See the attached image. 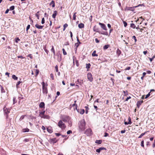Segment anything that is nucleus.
Listing matches in <instances>:
<instances>
[{
  "label": "nucleus",
  "mask_w": 155,
  "mask_h": 155,
  "mask_svg": "<svg viewBox=\"0 0 155 155\" xmlns=\"http://www.w3.org/2000/svg\"><path fill=\"white\" fill-rule=\"evenodd\" d=\"M84 134L88 136H91L92 135V132L91 129L90 128L87 129L85 131Z\"/></svg>",
  "instance_id": "7"
},
{
  "label": "nucleus",
  "mask_w": 155,
  "mask_h": 155,
  "mask_svg": "<svg viewBox=\"0 0 155 155\" xmlns=\"http://www.w3.org/2000/svg\"><path fill=\"white\" fill-rule=\"evenodd\" d=\"M3 110L5 114H6L7 118L8 117V114L10 113V110L7 108L6 107H5L3 108Z\"/></svg>",
  "instance_id": "9"
},
{
  "label": "nucleus",
  "mask_w": 155,
  "mask_h": 155,
  "mask_svg": "<svg viewBox=\"0 0 155 155\" xmlns=\"http://www.w3.org/2000/svg\"><path fill=\"white\" fill-rule=\"evenodd\" d=\"M58 127L62 130H64L66 127V126L65 124L63 123L62 120H60L58 124Z\"/></svg>",
  "instance_id": "4"
},
{
  "label": "nucleus",
  "mask_w": 155,
  "mask_h": 155,
  "mask_svg": "<svg viewBox=\"0 0 155 155\" xmlns=\"http://www.w3.org/2000/svg\"><path fill=\"white\" fill-rule=\"evenodd\" d=\"M51 51L53 52L54 55H55V51L54 49V48L53 46H52V48L51 49Z\"/></svg>",
  "instance_id": "36"
},
{
  "label": "nucleus",
  "mask_w": 155,
  "mask_h": 155,
  "mask_svg": "<svg viewBox=\"0 0 155 155\" xmlns=\"http://www.w3.org/2000/svg\"><path fill=\"white\" fill-rule=\"evenodd\" d=\"M105 149V148L104 147H100L98 149H97L96 150V151L97 153H99L100 152L101 150H104Z\"/></svg>",
  "instance_id": "18"
},
{
  "label": "nucleus",
  "mask_w": 155,
  "mask_h": 155,
  "mask_svg": "<svg viewBox=\"0 0 155 155\" xmlns=\"http://www.w3.org/2000/svg\"><path fill=\"white\" fill-rule=\"evenodd\" d=\"M45 111H43L41 112H40V113L39 116H40L41 118H43L44 119H48L49 116L46 115H45Z\"/></svg>",
  "instance_id": "5"
},
{
  "label": "nucleus",
  "mask_w": 155,
  "mask_h": 155,
  "mask_svg": "<svg viewBox=\"0 0 155 155\" xmlns=\"http://www.w3.org/2000/svg\"><path fill=\"white\" fill-rule=\"evenodd\" d=\"M78 26L80 28H83L84 27V25L83 23H81L78 25Z\"/></svg>",
  "instance_id": "24"
},
{
  "label": "nucleus",
  "mask_w": 155,
  "mask_h": 155,
  "mask_svg": "<svg viewBox=\"0 0 155 155\" xmlns=\"http://www.w3.org/2000/svg\"><path fill=\"white\" fill-rule=\"evenodd\" d=\"M110 45H104L103 47V49L105 50L107 49L109 47Z\"/></svg>",
  "instance_id": "30"
},
{
  "label": "nucleus",
  "mask_w": 155,
  "mask_h": 155,
  "mask_svg": "<svg viewBox=\"0 0 155 155\" xmlns=\"http://www.w3.org/2000/svg\"><path fill=\"white\" fill-rule=\"evenodd\" d=\"M143 4H140L138 5L135 6V7H127L125 8V10L127 11H134V8H136L137 7H139L140 6H142L143 5Z\"/></svg>",
  "instance_id": "6"
},
{
  "label": "nucleus",
  "mask_w": 155,
  "mask_h": 155,
  "mask_svg": "<svg viewBox=\"0 0 155 155\" xmlns=\"http://www.w3.org/2000/svg\"><path fill=\"white\" fill-rule=\"evenodd\" d=\"M99 25H100L101 28L105 31H107V29L105 24L101 22L99 23Z\"/></svg>",
  "instance_id": "11"
},
{
  "label": "nucleus",
  "mask_w": 155,
  "mask_h": 155,
  "mask_svg": "<svg viewBox=\"0 0 155 155\" xmlns=\"http://www.w3.org/2000/svg\"><path fill=\"white\" fill-rule=\"evenodd\" d=\"M29 138H26L25 139H24V142H28L29 141Z\"/></svg>",
  "instance_id": "54"
},
{
  "label": "nucleus",
  "mask_w": 155,
  "mask_h": 155,
  "mask_svg": "<svg viewBox=\"0 0 155 155\" xmlns=\"http://www.w3.org/2000/svg\"><path fill=\"white\" fill-rule=\"evenodd\" d=\"M96 51H95V50H94L93 51V53L92 54V56L93 57H95V56L97 57V56H98V54L96 53Z\"/></svg>",
  "instance_id": "22"
},
{
  "label": "nucleus",
  "mask_w": 155,
  "mask_h": 155,
  "mask_svg": "<svg viewBox=\"0 0 155 155\" xmlns=\"http://www.w3.org/2000/svg\"><path fill=\"white\" fill-rule=\"evenodd\" d=\"M55 69L56 71L57 72H58V66L57 65H56L55 66Z\"/></svg>",
  "instance_id": "59"
},
{
  "label": "nucleus",
  "mask_w": 155,
  "mask_h": 155,
  "mask_svg": "<svg viewBox=\"0 0 155 155\" xmlns=\"http://www.w3.org/2000/svg\"><path fill=\"white\" fill-rule=\"evenodd\" d=\"M15 9V6H12L10 7V10H13Z\"/></svg>",
  "instance_id": "47"
},
{
  "label": "nucleus",
  "mask_w": 155,
  "mask_h": 155,
  "mask_svg": "<svg viewBox=\"0 0 155 155\" xmlns=\"http://www.w3.org/2000/svg\"><path fill=\"white\" fill-rule=\"evenodd\" d=\"M91 65L90 63L86 64V68L87 69V71L90 68Z\"/></svg>",
  "instance_id": "26"
},
{
  "label": "nucleus",
  "mask_w": 155,
  "mask_h": 155,
  "mask_svg": "<svg viewBox=\"0 0 155 155\" xmlns=\"http://www.w3.org/2000/svg\"><path fill=\"white\" fill-rule=\"evenodd\" d=\"M25 116V115H23L22 116H21L19 119V120L20 121L22 120L24 118Z\"/></svg>",
  "instance_id": "42"
},
{
  "label": "nucleus",
  "mask_w": 155,
  "mask_h": 155,
  "mask_svg": "<svg viewBox=\"0 0 155 155\" xmlns=\"http://www.w3.org/2000/svg\"><path fill=\"white\" fill-rule=\"evenodd\" d=\"M30 25H28V26H27V28H26V31H27V32L28 31V30L30 28Z\"/></svg>",
  "instance_id": "50"
},
{
  "label": "nucleus",
  "mask_w": 155,
  "mask_h": 155,
  "mask_svg": "<svg viewBox=\"0 0 155 155\" xmlns=\"http://www.w3.org/2000/svg\"><path fill=\"white\" fill-rule=\"evenodd\" d=\"M1 93H3L5 92V91L2 86H1Z\"/></svg>",
  "instance_id": "37"
},
{
  "label": "nucleus",
  "mask_w": 155,
  "mask_h": 155,
  "mask_svg": "<svg viewBox=\"0 0 155 155\" xmlns=\"http://www.w3.org/2000/svg\"><path fill=\"white\" fill-rule=\"evenodd\" d=\"M57 140L55 138H53L51 139V141L52 143H55L57 142Z\"/></svg>",
  "instance_id": "28"
},
{
  "label": "nucleus",
  "mask_w": 155,
  "mask_h": 155,
  "mask_svg": "<svg viewBox=\"0 0 155 155\" xmlns=\"http://www.w3.org/2000/svg\"><path fill=\"white\" fill-rule=\"evenodd\" d=\"M45 104L44 102H41L39 105V107L40 108L45 107Z\"/></svg>",
  "instance_id": "19"
},
{
  "label": "nucleus",
  "mask_w": 155,
  "mask_h": 155,
  "mask_svg": "<svg viewBox=\"0 0 155 155\" xmlns=\"http://www.w3.org/2000/svg\"><path fill=\"white\" fill-rule=\"evenodd\" d=\"M45 23V20L44 18H42L41 20L42 24H44Z\"/></svg>",
  "instance_id": "51"
},
{
  "label": "nucleus",
  "mask_w": 155,
  "mask_h": 155,
  "mask_svg": "<svg viewBox=\"0 0 155 155\" xmlns=\"http://www.w3.org/2000/svg\"><path fill=\"white\" fill-rule=\"evenodd\" d=\"M58 61L59 62L61 61V54H58Z\"/></svg>",
  "instance_id": "20"
},
{
  "label": "nucleus",
  "mask_w": 155,
  "mask_h": 155,
  "mask_svg": "<svg viewBox=\"0 0 155 155\" xmlns=\"http://www.w3.org/2000/svg\"><path fill=\"white\" fill-rule=\"evenodd\" d=\"M50 77L51 78L52 80L54 79V75L52 74H50Z\"/></svg>",
  "instance_id": "57"
},
{
  "label": "nucleus",
  "mask_w": 155,
  "mask_h": 155,
  "mask_svg": "<svg viewBox=\"0 0 155 155\" xmlns=\"http://www.w3.org/2000/svg\"><path fill=\"white\" fill-rule=\"evenodd\" d=\"M148 131H146L144 133H142L140 136L138 137V138H141L146 133H147V132H148Z\"/></svg>",
  "instance_id": "23"
},
{
  "label": "nucleus",
  "mask_w": 155,
  "mask_h": 155,
  "mask_svg": "<svg viewBox=\"0 0 155 155\" xmlns=\"http://www.w3.org/2000/svg\"><path fill=\"white\" fill-rule=\"evenodd\" d=\"M35 27L38 29H42L43 27V26L40 25L38 24H36L35 25Z\"/></svg>",
  "instance_id": "17"
},
{
  "label": "nucleus",
  "mask_w": 155,
  "mask_h": 155,
  "mask_svg": "<svg viewBox=\"0 0 155 155\" xmlns=\"http://www.w3.org/2000/svg\"><path fill=\"white\" fill-rule=\"evenodd\" d=\"M35 70L36 71V72H35V73H36L35 76H37L38 75V74H39V70L38 69H36V70Z\"/></svg>",
  "instance_id": "43"
},
{
  "label": "nucleus",
  "mask_w": 155,
  "mask_h": 155,
  "mask_svg": "<svg viewBox=\"0 0 155 155\" xmlns=\"http://www.w3.org/2000/svg\"><path fill=\"white\" fill-rule=\"evenodd\" d=\"M47 130L50 133H51L52 132V130H51L49 129L48 128L47 129Z\"/></svg>",
  "instance_id": "63"
},
{
  "label": "nucleus",
  "mask_w": 155,
  "mask_h": 155,
  "mask_svg": "<svg viewBox=\"0 0 155 155\" xmlns=\"http://www.w3.org/2000/svg\"><path fill=\"white\" fill-rule=\"evenodd\" d=\"M121 53V51L119 50L118 48L117 49V54L118 56H119L120 55Z\"/></svg>",
  "instance_id": "25"
},
{
  "label": "nucleus",
  "mask_w": 155,
  "mask_h": 155,
  "mask_svg": "<svg viewBox=\"0 0 155 155\" xmlns=\"http://www.w3.org/2000/svg\"><path fill=\"white\" fill-rule=\"evenodd\" d=\"M143 101H139L137 102V105L138 108H139L140 106L143 103Z\"/></svg>",
  "instance_id": "16"
},
{
  "label": "nucleus",
  "mask_w": 155,
  "mask_h": 155,
  "mask_svg": "<svg viewBox=\"0 0 155 155\" xmlns=\"http://www.w3.org/2000/svg\"><path fill=\"white\" fill-rule=\"evenodd\" d=\"M85 108L86 113L87 114V113L88 112V110L89 109V108L88 107H87V106H85Z\"/></svg>",
  "instance_id": "38"
},
{
  "label": "nucleus",
  "mask_w": 155,
  "mask_h": 155,
  "mask_svg": "<svg viewBox=\"0 0 155 155\" xmlns=\"http://www.w3.org/2000/svg\"><path fill=\"white\" fill-rule=\"evenodd\" d=\"M43 49L47 54H48V51L46 49V45H45L44 46Z\"/></svg>",
  "instance_id": "31"
},
{
  "label": "nucleus",
  "mask_w": 155,
  "mask_h": 155,
  "mask_svg": "<svg viewBox=\"0 0 155 155\" xmlns=\"http://www.w3.org/2000/svg\"><path fill=\"white\" fill-rule=\"evenodd\" d=\"M21 82L20 81H18L16 85V87L17 88H18L19 87L18 85H19V84Z\"/></svg>",
  "instance_id": "41"
},
{
  "label": "nucleus",
  "mask_w": 155,
  "mask_h": 155,
  "mask_svg": "<svg viewBox=\"0 0 155 155\" xmlns=\"http://www.w3.org/2000/svg\"><path fill=\"white\" fill-rule=\"evenodd\" d=\"M144 141L142 140L141 142V145L142 147H144Z\"/></svg>",
  "instance_id": "48"
},
{
  "label": "nucleus",
  "mask_w": 155,
  "mask_h": 155,
  "mask_svg": "<svg viewBox=\"0 0 155 155\" xmlns=\"http://www.w3.org/2000/svg\"><path fill=\"white\" fill-rule=\"evenodd\" d=\"M93 30L94 31H95L99 33V34H101L104 35L106 36L108 35V33L107 31H102L101 32L100 30V28L97 26V25H95L93 28Z\"/></svg>",
  "instance_id": "2"
},
{
  "label": "nucleus",
  "mask_w": 155,
  "mask_h": 155,
  "mask_svg": "<svg viewBox=\"0 0 155 155\" xmlns=\"http://www.w3.org/2000/svg\"><path fill=\"white\" fill-rule=\"evenodd\" d=\"M68 26V25L67 23L63 25V27L65 28Z\"/></svg>",
  "instance_id": "60"
},
{
  "label": "nucleus",
  "mask_w": 155,
  "mask_h": 155,
  "mask_svg": "<svg viewBox=\"0 0 155 155\" xmlns=\"http://www.w3.org/2000/svg\"><path fill=\"white\" fill-rule=\"evenodd\" d=\"M50 5H52V6L53 7H54L55 5L54 1H52L50 4Z\"/></svg>",
  "instance_id": "29"
},
{
  "label": "nucleus",
  "mask_w": 155,
  "mask_h": 155,
  "mask_svg": "<svg viewBox=\"0 0 155 155\" xmlns=\"http://www.w3.org/2000/svg\"><path fill=\"white\" fill-rule=\"evenodd\" d=\"M85 122L84 119L81 120L78 124L79 130L80 131L84 130L85 129Z\"/></svg>",
  "instance_id": "1"
},
{
  "label": "nucleus",
  "mask_w": 155,
  "mask_h": 155,
  "mask_svg": "<svg viewBox=\"0 0 155 155\" xmlns=\"http://www.w3.org/2000/svg\"><path fill=\"white\" fill-rule=\"evenodd\" d=\"M77 14L76 12H74L73 15V19L74 20H76V14Z\"/></svg>",
  "instance_id": "34"
},
{
  "label": "nucleus",
  "mask_w": 155,
  "mask_h": 155,
  "mask_svg": "<svg viewBox=\"0 0 155 155\" xmlns=\"http://www.w3.org/2000/svg\"><path fill=\"white\" fill-rule=\"evenodd\" d=\"M77 110L78 113L81 114H83L85 112V110L83 109L79 110L77 109Z\"/></svg>",
  "instance_id": "15"
},
{
  "label": "nucleus",
  "mask_w": 155,
  "mask_h": 155,
  "mask_svg": "<svg viewBox=\"0 0 155 155\" xmlns=\"http://www.w3.org/2000/svg\"><path fill=\"white\" fill-rule=\"evenodd\" d=\"M67 134H70L72 133V131L71 130H69L67 132Z\"/></svg>",
  "instance_id": "56"
},
{
  "label": "nucleus",
  "mask_w": 155,
  "mask_h": 155,
  "mask_svg": "<svg viewBox=\"0 0 155 155\" xmlns=\"http://www.w3.org/2000/svg\"><path fill=\"white\" fill-rule=\"evenodd\" d=\"M155 91V90L154 89H151L150 90V91L148 93V94H147V95H148V96H150V93H151V92H152V91Z\"/></svg>",
  "instance_id": "45"
},
{
  "label": "nucleus",
  "mask_w": 155,
  "mask_h": 155,
  "mask_svg": "<svg viewBox=\"0 0 155 155\" xmlns=\"http://www.w3.org/2000/svg\"><path fill=\"white\" fill-rule=\"evenodd\" d=\"M102 142V140H97L95 141V143L98 144H101Z\"/></svg>",
  "instance_id": "32"
},
{
  "label": "nucleus",
  "mask_w": 155,
  "mask_h": 155,
  "mask_svg": "<svg viewBox=\"0 0 155 155\" xmlns=\"http://www.w3.org/2000/svg\"><path fill=\"white\" fill-rule=\"evenodd\" d=\"M9 74H10V73L8 72H6L5 73V75H7L8 77H9Z\"/></svg>",
  "instance_id": "64"
},
{
  "label": "nucleus",
  "mask_w": 155,
  "mask_h": 155,
  "mask_svg": "<svg viewBox=\"0 0 155 155\" xmlns=\"http://www.w3.org/2000/svg\"><path fill=\"white\" fill-rule=\"evenodd\" d=\"M123 92L125 94V95H124V96H126L127 95L128 91H124Z\"/></svg>",
  "instance_id": "55"
},
{
  "label": "nucleus",
  "mask_w": 155,
  "mask_h": 155,
  "mask_svg": "<svg viewBox=\"0 0 155 155\" xmlns=\"http://www.w3.org/2000/svg\"><path fill=\"white\" fill-rule=\"evenodd\" d=\"M73 63L74 64L75 63L76 66L77 67H78L79 65V64L78 60L76 58L75 56H73Z\"/></svg>",
  "instance_id": "12"
},
{
  "label": "nucleus",
  "mask_w": 155,
  "mask_h": 155,
  "mask_svg": "<svg viewBox=\"0 0 155 155\" xmlns=\"http://www.w3.org/2000/svg\"><path fill=\"white\" fill-rule=\"evenodd\" d=\"M123 23L124 24V26L126 27H127V23L125 21H123Z\"/></svg>",
  "instance_id": "52"
},
{
  "label": "nucleus",
  "mask_w": 155,
  "mask_h": 155,
  "mask_svg": "<svg viewBox=\"0 0 155 155\" xmlns=\"http://www.w3.org/2000/svg\"><path fill=\"white\" fill-rule=\"evenodd\" d=\"M42 86V91L43 93L44 94H47L48 93V89L47 86L48 84H45L44 81H43L41 83Z\"/></svg>",
  "instance_id": "3"
},
{
  "label": "nucleus",
  "mask_w": 155,
  "mask_h": 155,
  "mask_svg": "<svg viewBox=\"0 0 155 155\" xmlns=\"http://www.w3.org/2000/svg\"><path fill=\"white\" fill-rule=\"evenodd\" d=\"M81 44V43L80 42H77V43H76L75 44V46L76 47L75 48L76 49V51H77V48L79 46V45Z\"/></svg>",
  "instance_id": "21"
},
{
  "label": "nucleus",
  "mask_w": 155,
  "mask_h": 155,
  "mask_svg": "<svg viewBox=\"0 0 155 155\" xmlns=\"http://www.w3.org/2000/svg\"><path fill=\"white\" fill-rule=\"evenodd\" d=\"M29 131V129L26 128L23 129L22 130V131L23 132H28Z\"/></svg>",
  "instance_id": "27"
},
{
  "label": "nucleus",
  "mask_w": 155,
  "mask_h": 155,
  "mask_svg": "<svg viewBox=\"0 0 155 155\" xmlns=\"http://www.w3.org/2000/svg\"><path fill=\"white\" fill-rule=\"evenodd\" d=\"M61 120H62L63 122H68L70 120V117L68 116H65L61 117Z\"/></svg>",
  "instance_id": "8"
},
{
  "label": "nucleus",
  "mask_w": 155,
  "mask_h": 155,
  "mask_svg": "<svg viewBox=\"0 0 155 155\" xmlns=\"http://www.w3.org/2000/svg\"><path fill=\"white\" fill-rule=\"evenodd\" d=\"M132 39H134L135 41L134 44H135L137 41V39H136V37L134 35L132 37Z\"/></svg>",
  "instance_id": "35"
},
{
  "label": "nucleus",
  "mask_w": 155,
  "mask_h": 155,
  "mask_svg": "<svg viewBox=\"0 0 155 155\" xmlns=\"http://www.w3.org/2000/svg\"><path fill=\"white\" fill-rule=\"evenodd\" d=\"M13 104H15V103H16L17 101H16V98L15 97H13Z\"/></svg>",
  "instance_id": "49"
},
{
  "label": "nucleus",
  "mask_w": 155,
  "mask_h": 155,
  "mask_svg": "<svg viewBox=\"0 0 155 155\" xmlns=\"http://www.w3.org/2000/svg\"><path fill=\"white\" fill-rule=\"evenodd\" d=\"M15 42L16 43H18V41H19L20 40V39L18 38H15Z\"/></svg>",
  "instance_id": "53"
},
{
  "label": "nucleus",
  "mask_w": 155,
  "mask_h": 155,
  "mask_svg": "<svg viewBox=\"0 0 155 155\" xmlns=\"http://www.w3.org/2000/svg\"><path fill=\"white\" fill-rule=\"evenodd\" d=\"M62 50L63 51V54L64 55H66L67 54V53L65 51L64 48H62Z\"/></svg>",
  "instance_id": "39"
},
{
  "label": "nucleus",
  "mask_w": 155,
  "mask_h": 155,
  "mask_svg": "<svg viewBox=\"0 0 155 155\" xmlns=\"http://www.w3.org/2000/svg\"><path fill=\"white\" fill-rule=\"evenodd\" d=\"M128 122H124V124L125 125H127L128 124H131L132 123L131 120V118L129 117L128 118Z\"/></svg>",
  "instance_id": "13"
},
{
  "label": "nucleus",
  "mask_w": 155,
  "mask_h": 155,
  "mask_svg": "<svg viewBox=\"0 0 155 155\" xmlns=\"http://www.w3.org/2000/svg\"><path fill=\"white\" fill-rule=\"evenodd\" d=\"M130 27L133 28H136V26L134 24L131 23L130 24Z\"/></svg>",
  "instance_id": "40"
},
{
  "label": "nucleus",
  "mask_w": 155,
  "mask_h": 155,
  "mask_svg": "<svg viewBox=\"0 0 155 155\" xmlns=\"http://www.w3.org/2000/svg\"><path fill=\"white\" fill-rule=\"evenodd\" d=\"M131 97L130 96H129V97H128L124 101H127L129 99H131Z\"/></svg>",
  "instance_id": "58"
},
{
  "label": "nucleus",
  "mask_w": 155,
  "mask_h": 155,
  "mask_svg": "<svg viewBox=\"0 0 155 155\" xmlns=\"http://www.w3.org/2000/svg\"><path fill=\"white\" fill-rule=\"evenodd\" d=\"M12 78L15 80H17L18 78L16 77L15 75H13L12 76Z\"/></svg>",
  "instance_id": "33"
},
{
  "label": "nucleus",
  "mask_w": 155,
  "mask_h": 155,
  "mask_svg": "<svg viewBox=\"0 0 155 155\" xmlns=\"http://www.w3.org/2000/svg\"><path fill=\"white\" fill-rule=\"evenodd\" d=\"M87 79L90 82H92L93 81V78L92 77V75L91 73L89 72L87 73Z\"/></svg>",
  "instance_id": "10"
},
{
  "label": "nucleus",
  "mask_w": 155,
  "mask_h": 155,
  "mask_svg": "<svg viewBox=\"0 0 155 155\" xmlns=\"http://www.w3.org/2000/svg\"><path fill=\"white\" fill-rule=\"evenodd\" d=\"M58 13V12L57 11H54L52 15V17L54 19V20H55L56 16Z\"/></svg>",
  "instance_id": "14"
},
{
  "label": "nucleus",
  "mask_w": 155,
  "mask_h": 155,
  "mask_svg": "<svg viewBox=\"0 0 155 155\" xmlns=\"http://www.w3.org/2000/svg\"><path fill=\"white\" fill-rule=\"evenodd\" d=\"M70 36H71V39H72V41H73V34H72V32L71 31H70Z\"/></svg>",
  "instance_id": "46"
},
{
  "label": "nucleus",
  "mask_w": 155,
  "mask_h": 155,
  "mask_svg": "<svg viewBox=\"0 0 155 155\" xmlns=\"http://www.w3.org/2000/svg\"><path fill=\"white\" fill-rule=\"evenodd\" d=\"M28 57H29L31 59H32L33 58V57L32 56V54H29L28 55Z\"/></svg>",
  "instance_id": "61"
},
{
  "label": "nucleus",
  "mask_w": 155,
  "mask_h": 155,
  "mask_svg": "<svg viewBox=\"0 0 155 155\" xmlns=\"http://www.w3.org/2000/svg\"><path fill=\"white\" fill-rule=\"evenodd\" d=\"M95 41L97 43H99V40L97 39V38H96L95 39Z\"/></svg>",
  "instance_id": "62"
},
{
  "label": "nucleus",
  "mask_w": 155,
  "mask_h": 155,
  "mask_svg": "<svg viewBox=\"0 0 155 155\" xmlns=\"http://www.w3.org/2000/svg\"><path fill=\"white\" fill-rule=\"evenodd\" d=\"M72 106V107H74V106H75V108L76 110H77V107H78V105L77 104H76L74 103L72 105H71V106Z\"/></svg>",
  "instance_id": "44"
}]
</instances>
